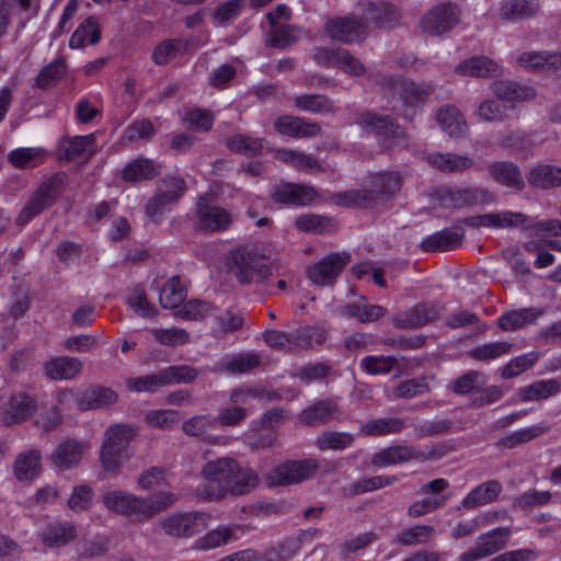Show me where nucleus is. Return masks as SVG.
Listing matches in <instances>:
<instances>
[{"label": "nucleus", "instance_id": "f257e3e1", "mask_svg": "<svg viewBox=\"0 0 561 561\" xmlns=\"http://www.w3.org/2000/svg\"><path fill=\"white\" fill-rule=\"evenodd\" d=\"M226 267L241 285L263 284L273 275L270 255L257 242H247L230 250Z\"/></svg>", "mask_w": 561, "mask_h": 561}, {"label": "nucleus", "instance_id": "f03ea898", "mask_svg": "<svg viewBox=\"0 0 561 561\" xmlns=\"http://www.w3.org/2000/svg\"><path fill=\"white\" fill-rule=\"evenodd\" d=\"M398 171H380L369 175V188L351 190L336 195V204L346 207L375 208L396 197L402 187Z\"/></svg>", "mask_w": 561, "mask_h": 561}, {"label": "nucleus", "instance_id": "7ed1b4c3", "mask_svg": "<svg viewBox=\"0 0 561 561\" xmlns=\"http://www.w3.org/2000/svg\"><path fill=\"white\" fill-rule=\"evenodd\" d=\"M65 173H56L43 181L21 209L15 224L24 227L34 217L50 208L65 190Z\"/></svg>", "mask_w": 561, "mask_h": 561}, {"label": "nucleus", "instance_id": "20e7f679", "mask_svg": "<svg viewBox=\"0 0 561 561\" xmlns=\"http://www.w3.org/2000/svg\"><path fill=\"white\" fill-rule=\"evenodd\" d=\"M186 190L184 179L172 175L163 176L158 182L157 192L146 204V215L154 224H160L164 215L170 213L173 206L179 203Z\"/></svg>", "mask_w": 561, "mask_h": 561}, {"label": "nucleus", "instance_id": "39448f33", "mask_svg": "<svg viewBox=\"0 0 561 561\" xmlns=\"http://www.w3.org/2000/svg\"><path fill=\"white\" fill-rule=\"evenodd\" d=\"M355 124L358 125L364 133L373 134L378 144L386 149L397 146L399 140L403 137L402 128L393 118L387 115L365 111L357 115Z\"/></svg>", "mask_w": 561, "mask_h": 561}, {"label": "nucleus", "instance_id": "423d86ee", "mask_svg": "<svg viewBox=\"0 0 561 561\" xmlns=\"http://www.w3.org/2000/svg\"><path fill=\"white\" fill-rule=\"evenodd\" d=\"M319 469L320 463L313 458L289 460L272 469L266 481L272 486L297 484L312 479Z\"/></svg>", "mask_w": 561, "mask_h": 561}, {"label": "nucleus", "instance_id": "0eeeda50", "mask_svg": "<svg viewBox=\"0 0 561 561\" xmlns=\"http://www.w3.org/2000/svg\"><path fill=\"white\" fill-rule=\"evenodd\" d=\"M175 501L176 495L171 492L162 491L146 497L131 493L124 516L144 523L172 506Z\"/></svg>", "mask_w": 561, "mask_h": 561}, {"label": "nucleus", "instance_id": "6e6552de", "mask_svg": "<svg viewBox=\"0 0 561 561\" xmlns=\"http://www.w3.org/2000/svg\"><path fill=\"white\" fill-rule=\"evenodd\" d=\"M234 472H238V461L232 458H218L208 461L202 469V476L210 483L208 497L214 500L227 495V484L230 483Z\"/></svg>", "mask_w": 561, "mask_h": 561}, {"label": "nucleus", "instance_id": "1a4fd4ad", "mask_svg": "<svg viewBox=\"0 0 561 561\" xmlns=\"http://www.w3.org/2000/svg\"><path fill=\"white\" fill-rule=\"evenodd\" d=\"M195 218V228L205 232L228 230L233 222L232 215L207 196L198 198Z\"/></svg>", "mask_w": 561, "mask_h": 561}, {"label": "nucleus", "instance_id": "9d476101", "mask_svg": "<svg viewBox=\"0 0 561 561\" xmlns=\"http://www.w3.org/2000/svg\"><path fill=\"white\" fill-rule=\"evenodd\" d=\"M261 390L250 387H240L231 390L229 401L231 405L221 408L214 416L216 427H234L248 417V410L240 404H245L249 398H260Z\"/></svg>", "mask_w": 561, "mask_h": 561}, {"label": "nucleus", "instance_id": "9b49d317", "mask_svg": "<svg viewBox=\"0 0 561 561\" xmlns=\"http://www.w3.org/2000/svg\"><path fill=\"white\" fill-rule=\"evenodd\" d=\"M512 535L508 527H496L481 534L476 541V547L470 548L458 557L457 561H479L503 550Z\"/></svg>", "mask_w": 561, "mask_h": 561}, {"label": "nucleus", "instance_id": "f8f14e48", "mask_svg": "<svg viewBox=\"0 0 561 561\" xmlns=\"http://www.w3.org/2000/svg\"><path fill=\"white\" fill-rule=\"evenodd\" d=\"M437 201L446 208H471L493 203L494 196L486 188L469 186L461 190H442L437 193Z\"/></svg>", "mask_w": 561, "mask_h": 561}, {"label": "nucleus", "instance_id": "ddd939ff", "mask_svg": "<svg viewBox=\"0 0 561 561\" xmlns=\"http://www.w3.org/2000/svg\"><path fill=\"white\" fill-rule=\"evenodd\" d=\"M209 515L202 512L176 513L164 518L161 526L171 537H192L203 531L208 525Z\"/></svg>", "mask_w": 561, "mask_h": 561}, {"label": "nucleus", "instance_id": "4468645a", "mask_svg": "<svg viewBox=\"0 0 561 561\" xmlns=\"http://www.w3.org/2000/svg\"><path fill=\"white\" fill-rule=\"evenodd\" d=\"M350 262L351 254L347 252L331 253L308 268V278L314 285L331 286Z\"/></svg>", "mask_w": 561, "mask_h": 561}, {"label": "nucleus", "instance_id": "2eb2a0df", "mask_svg": "<svg viewBox=\"0 0 561 561\" xmlns=\"http://www.w3.org/2000/svg\"><path fill=\"white\" fill-rule=\"evenodd\" d=\"M460 16L459 8L454 3H440L430 10L421 20L422 30L428 35H440L450 31Z\"/></svg>", "mask_w": 561, "mask_h": 561}, {"label": "nucleus", "instance_id": "dca6fc26", "mask_svg": "<svg viewBox=\"0 0 561 561\" xmlns=\"http://www.w3.org/2000/svg\"><path fill=\"white\" fill-rule=\"evenodd\" d=\"M324 33L333 41L352 44L366 37V26L357 18L334 16L327 20Z\"/></svg>", "mask_w": 561, "mask_h": 561}, {"label": "nucleus", "instance_id": "f3484780", "mask_svg": "<svg viewBox=\"0 0 561 561\" xmlns=\"http://www.w3.org/2000/svg\"><path fill=\"white\" fill-rule=\"evenodd\" d=\"M440 308L432 302H420L409 310L394 316L391 320L394 328L400 330H414L436 320Z\"/></svg>", "mask_w": 561, "mask_h": 561}, {"label": "nucleus", "instance_id": "a211bd4d", "mask_svg": "<svg viewBox=\"0 0 561 561\" xmlns=\"http://www.w3.org/2000/svg\"><path fill=\"white\" fill-rule=\"evenodd\" d=\"M36 409V401L24 392L14 393L0 404L1 419L7 425L26 421Z\"/></svg>", "mask_w": 561, "mask_h": 561}, {"label": "nucleus", "instance_id": "6ab92c4d", "mask_svg": "<svg viewBox=\"0 0 561 561\" xmlns=\"http://www.w3.org/2000/svg\"><path fill=\"white\" fill-rule=\"evenodd\" d=\"M270 195L276 204L306 206L313 202L317 193L313 187L301 183L282 182L271 188Z\"/></svg>", "mask_w": 561, "mask_h": 561}, {"label": "nucleus", "instance_id": "aec40b11", "mask_svg": "<svg viewBox=\"0 0 561 561\" xmlns=\"http://www.w3.org/2000/svg\"><path fill=\"white\" fill-rule=\"evenodd\" d=\"M427 455L409 445H391L376 453L371 458L375 467H389L411 460L424 461Z\"/></svg>", "mask_w": 561, "mask_h": 561}, {"label": "nucleus", "instance_id": "412c9836", "mask_svg": "<svg viewBox=\"0 0 561 561\" xmlns=\"http://www.w3.org/2000/svg\"><path fill=\"white\" fill-rule=\"evenodd\" d=\"M274 128L278 134L293 138L313 137L321 131V126L318 123L291 115L277 117L274 121Z\"/></svg>", "mask_w": 561, "mask_h": 561}, {"label": "nucleus", "instance_id": "4be33fe9", "mask_svg": "<svg viewBox=\"0 0 561 561\" xmlns=\"http://www.w3.org/2000/svg\"><path fill=\"white\" fill-rule=\"evenodd\" d=\"M85 445L77 439L60 442L51 453V463L59 470L66 471L76 468L84 454Z\"/></svg>", "mask_w": 561, "mask_h": 561}, {"label": "nucleus", "instance_id": "5701e85b", "mask_svg": "<svg viewBox=\"0 0 561 561\" xmlns=\"http://www.w3.org/2000/svg\"><path fill=\"white\" fill-rule=\"evenodd\" d=\"M117 393L105 386H91L77 398V405L81 411L106 409L117 401Z\"/></svg>", "mask_w": 561, "mask_h": 561}, {"label": "nucleus", "instance_id": "b1692460", "mask_svg": "<svg viewBox=\"0 0 561 561\" xmlns=\"http://www.w3.org/2000/svg\"><path fill=\"white\" fill-rule=\"evenodd\" d=\"M367 22L378 28H393L400 23L401 14L398 8L387 2H368L364 8Z\"/></svg>", "mask_w": 561, "mask_h": 561}, {"label": "nucleus", "instance_id": "393cba45", "mask_svg": "<svg viewBox=\"0 0 561 561\" xmlns=\"http://www.w3.org/2000/svg\"><path fill=\"white\" fill-rule=\"evenodd\" d=\"M340 413L335 401L331 399L320 400L304 409L299 415V422L308 426H320L331 422Z\"/></svg>", "mask_w": 561, "mask_h": 561}, {"label": "nucleus", "instance_id": "a878e982", "mask_svg": "<svg viewBox=\"0 0 561 561\" xmlns=\"http://www.w3.org/2000/svg\"><path fill=\"white\" fill-rule=\"evenodd\" d=\"M465 230L461 227H450L425 238L421 248L425 252L449 251L459 247L463 240Z\"/></svg>", "mask_w": 561, "mask_h": 561}, {"label": "nucleus", "instance_id": "bb28decb", "mask_svg": "<svg viewBox=\"0 0 561 561\" xmlns=\"http://www.w3.org/2000/svg\"><path fill=\"white\" fill-rule=\"evenodd\" d=\"M455 72L476 78H495L501 75L502 70L493 59L486 56H473L458 64Z\"/></svg>", "mask_w": 561, "mask_h": 561}, {"label": "nucleus", "instance_id": "cd10ccee", "mask_svg": "<svg viewBox=\"0 0 561 561\" xmlns=\"http://www.w3.org/2000/svg\"><path fill=\"white\" fill-rule=\"evenodd\" d=\"M78 536L77 527L71 522H55L41 531L42 542L48 548H60L73 541Z\"/></svg>", "mask_w": 561, "mask_h": 561}, {"label": "nucleus", "instance_id": "c85d7f7f", "mask_svg": "<svg viewBox=\"0 0 561 561\" xmlns=\"http://www.w3.org/2000/svg\"><path fill=\"white\" fill-rule=\"evenodd\" d=\"M489 175L499 184L522 191L525 182L520 169L512 161H496L488 165Z\"/></svg>", "mask_w": 561, "mask_h": 561}, {"label": "nucleus", "instance_id": "c756f323", "mask_svg": "<svg viewBox=\"0 0 561 561\" xmlns=\"http://www.w3.org/2000/svg\"><path fill=\"white\" fill-rule=\"evenodd\" d=\"M161 173V165L148 158L129 161L122 171V179L129 183L150 181Z\"/></svg>", "mask_w": 561, "mask_h": 561}, {"label": "nucleus", "instance_id": "7c9ffc66", "mask_svg": "<svg viewBox=\"0 0 561 561\" xmlns=\"http://www.w3.org/2000/svg\"><path fill=\"white\" fill-rule=\"evenodd\" d=\"M527 181L530 186L551 190L561 186V167L538 163L529 169Z\"/></svg>", "mask_w": 561, "mask_h": 561}, {"label": "nucleus", "instance_id": "2f4dec72", "mask_svg": "<svg viewBox=\"0 0 561 561\" xmlns=\"http://www.w3.org/2000/svg\"><path fill=\"white\" fill-rule=\"evenodd\" d=\"M543 311L537 308H522L503 313L497 319V325L502 331L511 332L533 324L542 316Z\"/></svg>", "mask_w": 561, "mask_h": 561}, {"label": "nucleus", "instance_id": "473e14b6", "mask_svg": "<svg viewBox=\"0 0 561 561\" xmlns=\"http://www.w3.org/2000/svg\"><path fill=\"white\" fill-rule=\"evenodd\" d=\"M41 453L30 449L18 455L13 463V474L21 482H28L35 479L42 469Z\"/></svg>", "mask_w": 561, "mask_h": 561}, {"label": "nucleus", "instance_id": "72a5a7b5", "mask_svg": "<svg viewBox=\"0 0 561 561\" xmlns=\"http://www.w3.org/2000/svg\"><path fill=\"white\" fill-rule=\"evenodd\" d=\"M426 161L434 169L446 172H462L473 165V160L467 156L456 154L451 152H433L426 157Z\"/></svg>", "mask_w": 561, "mask_h": 561}, {"label": "nucleus", "instance_id": "f704fd0d", "mask_svg": "<svg viewBox=\"0 0 561 561\" xmlns=\"http://www.w3.org/2000/svg\"><path fill=\"white\" fill-rule=\"evenodd\" d=\"M81 369V360L69 356H58L45 364V375L51 380L72 379Z\"/></svg>", "mask_w": 561, "mask_h": 561}, {"label": "nucleus", "instance_id": "c9c22d12", "mask_svg": "<svg viewBox=\"0 0 561 561\" xmlns=\"http://www.w3.org/2000/svg\"><path fill=\"white\" fill-rule=\"evenodd\" d=\"M502 492V484L497 480H490L472 489L461 501V507L472 510L493 502Z\"/></svg>", "mask_w": 561, "mask_h": 561}, {"label": "nucleus", "instance_id": "e433bc0d", "mask_svg": "<svg viewBox=\"0 0 561 561\" xmlns=\"http://www.w3.org/2000/svg\"><path fill=\"white\" fill-rule=\"evenodd\" d=\"M561 391L560 382L556 379H543L535 381L517 390L518 401L529 402L546 400Z\"/></svg>", "mask_w": 561, "mask_h": 561}, {"label": "nucleus", "instance_id": "4c0bfd02", "mask_svg": "<svg viewBox=\"0 0 561 561\" xmlns=\"http://www.w3.org/2000/svg\"><path fill=\"white\" fill-rule=\"evenodd\" d=\"M293 351L312 350L327 341L328 332L317 325H305L291 332Z\"/></svg>", "mask_w": 561, "mask_h": 561}, {"label": "nucleus", "instance_id": "58836bf2", "mask_svg": "<svg viewBox=\"0 0 561 561\" xmlns=\"http://www.w3.org/2000/svg\"><path fill=\"white\" fill-rule=\"evenodd\" d=\"M494 95L503 101L522 102L531 100L536 96L533 88L519 84L515 81H495L492 84Z\"/></svg>", "mask_w": 561, "mask_h": 561}, {"label": "nucleus", "instance_id": "ea45409f", "mask_svg": "<svg viewBox=\"0 0 561 561\" xmlns=\"http://www.w3.org/2000/svg\"><path fill=\"white\" fill-rule=\"evenodd\" d=\"M295 227L306 233L312 234H329L335 231V221L328 217L318 214H304L295 219Z\"/></svg>", "mask_w": 561, "mask_h": 561}, {"label": "nucleus", "instance_id": "a19ab883", "mask_svg": "<svg viewBox=\"0 0 561 561\" xmlns=\"http://www.w3.org/2000/svg\"><path fill=\"white\" fill-rule=\"evenodd\" d=\"M275 159L280 162L288 164L298 171H320L321 167L319 161L311 154H307L302 151L280 148L274 153Z\"/></svg>", "mask_w": 561, "mask_h": 561}, {"label": "nucleus", "instance_id": "79ce46f5", "mask_svg": "<svg viewBox=\"0 0 561 561\" xmlns=\"http://www.w3.org/2000/svg\"><path fill=\"white\" fill-rule=\"evenodd\" d=\"M261 365V357L254 352L238 353L220 360V367L232 375L252 371Z\"/></svg>", "mask_w": 561, "mask_h": 561}, {"label": "nucleus", "instance_id": "37998d69", "mask_svg": "<svg viewBox=\"0 0 561 561\" xmlns=\"http://www.w3.org/2000/svg\"><path fill=\"white\" fill-rule=\"evenodd\" d=\"M100 38L101 30L96 18L88 16L72 33L69 47L81 48L84 44L95 45Z\"/></svg>", "mask_w": 561, "mask_h": 561}, {"label": "nucleus", "instance_id": "c03bdc74", "mask_svg": "<svg viewBox=\"0 0 561 561\" xmlns=\"http://www.w3.org/2000/svg\"><path fill=\"white\" fill-rule=\"evenodd\" d=\"M267 141L264 138H255L241 134L233 135L226 139L227 148L236 153L247 157L261 156Z\"/></svg>", "mask_w": 561, "mask_h": 561}, {"label": "nucleus", "instance_id": "a18cd8bd", "mask_svg": "<svg viewBox=\"0 0 561 561\" xmlns=\"http://www.w3.org/2000/svg\"><path fill=\"white\" fill-rule=\"evenodd\" d=\"M238 526H220L214 530L208 531L195 542V548L198 550H211L237 539Z\"/></svg>", "mask_w": 561, "mask_h": 561}, {"label": "nucleus", "instance_id": "49530a36", "mask_svg": "<svg viewBox=\"0 0 561 561\" xmlns=\"http://www.w3.org/2000/svg\"><path fill=\"white\" fill-rule=\"evenodd\" d=\"M259 483L257 473L249 468H242L238 463V472H234L230 483L227 484V494L233 496L244 495L250 493Z\"/></svg>", "mask_w": 561, "mask_h": 561}, {"label": "nucleus", "instance_id": "de8ad7c7", "mask_svg": "<svg viewBox=\"0 0 561 561\" xmlns=\"http://www.w3.org/2000/svg\"><path fill=\"white\" fill-rule=\"evenodd\" d=\"M407 424L400 417H381L370 420L360 426V433L367 436H382L400 433Z\"/></svg>", "mask_w": 561, "mask_h": 561}, {"label": "nucleus", "instance_id": "09e8293b", "mask_svg": "<svg viewBox=\"0 0 561 561\" xmlns=\"http://www.w3.org/2000/svg\"><path fill=\"white\" fill-rule=\"evenodd\" d=\"M436 119L440 128L451 138L460 137L467 130V125L455 106L440 108L437 112Z\"/></svg>", "mask_w": 561, "mask_h": 561}, {"label": "nucleus", "instance_id": "8fccbe9b", "mask_svg": "<svg viewBox=\"0 0 561 561\" xmlns=\"http://www.w3.org/2000/svg\"><path fill=\"white\" fill-rule=\"evenodd\" d=\"M186 295V289L182 286L180 278L174 276L162 286L159 301L163 309H175L183 304Z\"/></svg>", "mask_w": 561, "mask_h": 561}, {"label": "nucleus", "instance_id": "3c124183", "mask_svg": "<svg viewBox=\"0 0 561 561\" xmlns=\"http://www.w3.org/2000/svg\"><path fill=\"white\" fill-rule=\"evenodd\" d=\"M488 381L486 376L478 370H470L448 385V389L458 396L479 391Z\"/></svg>", "mask_w": 561, "mask_h": 561}, {"label": "nucleus", "instance_id": "603ef678", "mask_svg": "<svg viewBox=\"0 0 561 561\" xmlns=\"http://www.w3.org/2000/svg\"><path fill=\"white\" fill-rule=\"evenodd\" d=\"M46 158L43 148H18L9 152L8 161L19 169H31L37 167Z\"/></svg>", "mask_w": 561, "mask_h": 561}, {"label": "nucleus", "instance_id": "864d4df0", "mask_svg": "<svg viewBox=\"0 0 561 561\" xmlns=\"http://www.w3.org/2000/svg\"><path fill=\"white\" fill-rule=\"evenodd\" d=\"M550 431V427L545 423L536 424L530 427L522 428L515 431L504 437H502L499 442V446L504 448H515L518 445L526 444Z\"/></svg>", "mask_w": 561, "mask_h": 561}, {"label": "nucleus", "instance_id": "5fc2aeb1", "mask_svg": "<svg viewBox=\"0 0 561 561\" xmlns=\"http://www.w3.org/2000/svg\"><path fill=\"white\" fill-rule=\"evenodd\" d=\"M354 435L347 432L324 431L314 440V446L323 450H344L354 443Z\"/></svg>", "mask_w": 561, "mask_h": 561}, {"label": "nucleus", "instance_id": "6e6d98bb", "mask_svg": "<svg viewBox=\"0 0 561 561\" xmlns=\"http://www.w3.org/2000/svg\"><path fill=\"white\" fill-rule=\"evenodd\" d=\"M539 9L537 0H508L500 9L505 20H520L533 16Z\"/></svg>", "mask_w": 561, "mask_h": 561}, {"label": "nucleus", "instance_id": "4d7b16f0", "mask_svg": "<svg viewBox=\"0 0 561 561\" xmlns=\"http://www.w3.org/2000/svg\"><path fill=\"white\" fill-rule=\"evenodd\" d=\"M67 71V65L64 58H57L46 65L35 78V87L38 89H48L55 85Z\"/></svg>", "mask_w": 561, "mask_h": 561}, {"label": "nucleus", "instance_id": "13d9d810", "mask_svg": "<svg viewBox=\"0 0 561 561\" xmlns=\"http://www.w3.org/2000/svg\"><path fill=\"white\" fill-rule=\"evenodd\" d=\"M344 313L357 319L362 323H369L379 320L387 313V309L380 305L348 304L344 307Z\"/></svg>", "mask_w": 561, "mask_h": 561}, {"label": "nucleus", "instance_id": "bf43d9fd", "mask_svg": "<svg viewBox=\"0 0 561 561\" xmlns=\"http://www.w3.org/2000/svg\"><path fill=\"white\" fill-rule=\"evenodd\" d=\"M295 105L305 112L327 114L333 112L332 101L323 94H300L295 98Z\"/></svg>", "mask_w": 561, "mask_h": 561}, {"label": "nucleus", "instance_id": "052dcab7", "mask_svg": "<svg viewBox=\"0 0 561 561\" xmlns=\"http://www.w3.org/2000/svg\"><path fill=\"white\" fill-rule=\"evenodd\" d=\"M164 379L161 369L156 374L144 375L126 380V388L131 392H149L154 393L164 388Z\"/></svg>", "mask_w": 561, "mask_h": 561}, {"label": "nucleus", "instance_id": "680f3d73", "mask_svg": "<svg viewBox=\"0 0 561 561\" xmlns=\"http://www.w3.org/2000/svg\"><path fill=\"white\" fill-rule=\"evenodd\" d=\"M433 91V87L427 83L419 84L414 81H402L400 84V96L410 106L423 103Z\"/></svg>", "mask_w": 561, "mask_h": 561}, {"label": "nucleus", "instance_id": "e2e57ef3", "mask_svg": "<svg viewBox=\"0 0 561 561\" xmlns=\"http://www.w3.org/2000/svg\"><path fill=\"white\" fill-rule=\"evenodd\" d=\"M299 551L298 540L286 538L261 553L259 561H288Z\"/></svg>", "mask_w": 561, "mask_h": 561}, {"label": "nucleus", "instance_id": "0e129e2a", "mask_svg": "<svg viewBox=\"0 0 561 561\" xmlns=\"http://www.w3.org/2000/svg\"><path fill=\"white\" fill-rule=\"evenodd\" d=\"M300 37V30L294 25H276L268 35L266 44L276 48H286Z\"/></svg>", "mask_w": 561, "mask_h": 561}, {"label": "nucleus", "instance_id": "69168bd1", "mask_svg": "<svg viewBox=\"0 0 561 561\" xmlns=\"http://www.w3.org/2000/svg\"><path fill=\"white\" fill-rule=\"evenodd\" d=\"M131 427L124 424H115L105 431V440L102 446H110L117 451H127V446L133 438Z\"/></svg>", "mask_w": 561, "mask_h": 561}, {"label": "nucleus", "instance_id": "338daca9", "mask_svg": "<svg viewBox=\"0 0 561 561\" xmlns=\"http://www.w3.org/2000/svg\"><path fill=\"white\" fill-rule=\"evenodd\" d=\"M513 344L505 341H496L477 346L469 352V356L476 360L489 362L502 355L508 354Z\"/></svg>", "mask_w": 561, "mask_h": 561}, {"label": "nucleus", "instance_id": "774afa93", "mask_svg": "<svg viewBox=\"0 0 561 561\" xmlns=\"http://www.w3.org/2000/svg\"><path fill=\"white\" fill-rule=\"evenodd\" d=\"M165 387L178 383H191L198 376V370L188 365H174L161 369Z\"/></svg>", "mask_w": 561, "mask_h": 561}]
</instances>
